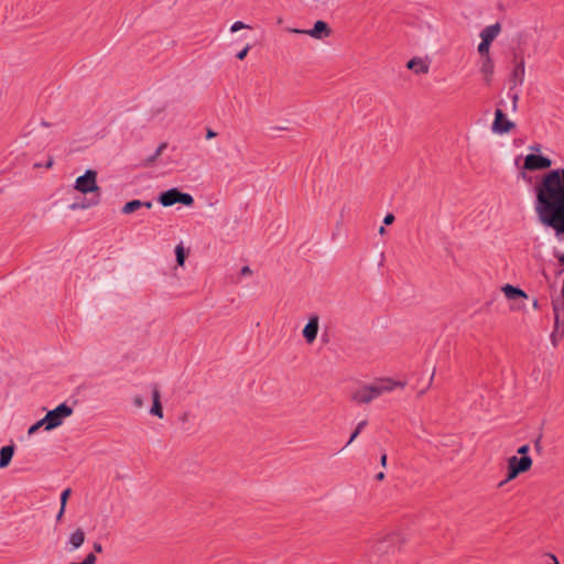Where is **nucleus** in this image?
I'll return each mask as SVG.
<instances>
[{"instance_id":"f257e3e1","label":"nucleus","mask_w":564,"mask_h":564,"mask_svg":"<svg viewBox=\"0 0 564 564\" xmlns=\"http://www.w3.org/2000/svg\"><path fill=\"white\" fill-rule=\"evenodd\" d=\"M533 193L539 223L551 229L558 242H564V169L541 175L533 186Z\"/></svg>"},{"instance_id":"f03ea898","label":"nucleus","mask_w":564,"mask_h":564,"mask_svg":"<svg viewBox=\"0 0 564 564\" xmlns=\"http://www.w3.org/2000/svg\"><path fill=\"white\" fill-rule=\"evenodd\" d=\"M402 539L399 533L391 532L387 535L377 538L370 545V553L378 557L394 553L400 546Z\"/></svg>"},{"instance_id":"7ed1b4c3","label":"nucleus","mask_w":564,"mask_h":564,"mask_svg":"<svg viewBox=\"0 0 564 564\" xmlns=\"http://www.w3.org/2000/svg\"><path fill=\"white\" fill-rule=\"evenodd\" d=\"M73 414V409L66 403H62L55 409L48 411L43 417L45 431H52L63 424V422Z\"/></svg>"},{"instance_id":"20e7f679","label":"nucleus","mask_w":564,"mask_h":564,"mask_svg":"<svg viewBox=\"0 0 564 564\" xmlns=\"http://www.w3.org/2000/svg\"><path fill=\"white\" fill-rule=\"evenodd\" d=\"M532 458L530 456H511L507 462V477L505 481L500 484L503 485L510 480L517 478L520 474L528 471L532 467Z\"/></svg>"},{"instance_id":"39448f33","label":"nucleus","mask_w":564,"mask_h":564,"mask_svg":"<svg viewBox=\"0 0 564 564\" xmlns=\"http://www.w3.org/2000/svg\"><path fill=\"white\" fill-rule=\"evenodd\" d=\"M159 203L164 207L173 206L174 204H183L185 206H192L194 198L188 193H182L178 188H170L160 194L158 198Z\"/></svg>"},{"instance_id":"423d86ee","label":"nucleus","mask_w":564,"mask_h":564,"mask_svg":"<svg viewBox=\"0 0 564 564\" xmlns=\"http://www.w3.org/2000/svg\"><path fill=\"white\" fill-rule=\"evenodd\" d=\"M74 188L82 194L98 193L97 172L87 170L84 175L76 178Z\"/></svg>"},{"instance_id":"0eeeda50","label":"nucleus","mask_w":564,"mask_h":564,"mask_svg":"<svg viewBox=\"0 0 564 564\" xmlns=\"http://www.w3.org/2000/svg\"><path fill=\"white\" fill-rule=\"evenodd\" d=\"M371 383L375 388L377 398H380L386 393H390L398 388L403 389L406 386L405 381L395 380L390 377L376 378L373 381H371Z\"/></svg>"},{"instance_id":"6e6552de","label":"nucleus","mask_w":564,"mask_h":564,"mask_svg":"<svg viewBox=\"0 0 564 564\" xmlns=\"http://www.w3.org/2000/svg\"><path fill=\"white\" fill-rule=\"evenodd\" d=\"M351 401L357 404H368L378 399L371 382L365 383L356 388L351 392Z\"/></svg>"},{"instance_id":"1a4fd4ad","label":"nucleus","mask_w":564,"mask_h":564,"mask_svg":"<svg viewBox=\"0 0 564 564\" xmlns=\"http://www.w3.org/2000/svg\"><path fill=\"white\" fill-rule=\"evenodd\" d=\"M552 165V161L543 155L529 154L524 159L523 169L528 171H539L549 169Z\"/></svg>"},{"instance_id":"9d476101","label":"nucleus","mask_w":564,"mask_h":564,"mask_svg":"<svg viewBox=\"0 0 564 564\" xmlns=\"http://www.w3.org/2000/svg\"><path fill=\"white\" fill-rule=\"evenodd\" d=\"M513 127L514 123L505 116L503 111L501 109H497L491 127L492 132L497 134L508 133Z\"/></svg>"},{"instance_id":"9b49d317","label":"nucleus","mask_w":564,"mask_h":564,"mask_svg":"<svg viewBox=\"0 0 564 564\" xmlns=\"http://www.w3.org/2000/svg\"><path fill=\"white\" fill-rule=\"evenodd\" d=\"M319 329V318L317 315H312L307 324L303 328V337L307 344H313L317 337Z\"/></svg>"},{"instance_id":"f8f14e48","label":"nucleus","mask_w":564,"mask_h":564,"mask_svg":"<svg viewBox=\"0 0 564 564\" xmlns=\"http://www.w3.org/2000/svg\"><path fill=\"white\" fill-rule=\"evenodd\" d=\"M525 62L523 58L517 59L513 69L510 74L511 89L521 86L524 82Z\"/></svg>"},{"instance_id":"ddd939ff","label":"nucleus","mask_w":564,"mask_h":564,"mask_svg":"<svg viewBox=\"0 0 564 564\" xmlns=\"http://www.w3.org/2000/svg\"><path fill=\"white\" fill-rule=\"evenodd\" d=\"M406 68L416 75H425L430 70V61L427 57H413L406 63Z\"/></svg>"},{"instance_id":"4468645a","label":"nucleus","mask_w":564,"mask_h":564,"mask_svg":"<svg viewBox=\"0 0 564 564\" xmlns=\"http://www.w3.org/2000/svg\"><path fill=\"white\" fill-rule=\"evenodd\" d=\"M332 33L330 28L328 24L322 20H318L314 23L313 29H310L305 31V34L316 39V40H323L325 37H328Z\"/></svg>"},{"instance_id":"2eb2a0df","label":"nucleus","mask_w":564,"mask_h":564,"mask_svg":"<svg viewBox=\"0 0 564 564\" xmlns=\"http://www.w3.org/2000/svg\"><path fill=\"white\" fill-rule=\"evenodd\" d=\"M479 70L486 84H490L495 72V63L490 57H480Z\"/></svg>"},{"instance_id":"dca6fc26","label":"nucleus","mask_w":564,"mask_h":564,"mask_svg":"<svg viewBox=\"0 0 564 564\" xmlns=\"http://www.w3.org/2000/svg\"><path fill=\"white\" fill-rule=\"evenodd\" d=\"M85 532L82 528H77L70 535L67 541V550L73 552L79 549L85 542Z\"/></svg>"},{"instance_id":"f3484780","label":"nucleus","mask_w":564,"mask_h":564,"mask_svg":"<svg viewBox=\"0 0 564 564\" xmlns=\"http://www.w3.org/2000/svg\"><path fill=\"white\" fill-rule=\"evenodd\" d=\"M150 414L158 416L159 419H163L161 393L156 387L152 389V406L150 409Z\"/></svg>"},{"instance_id":"a211bd4d","label":"nucleus","mask_w":564,"mask_h":564,"mask_svg":"<svg viewBox=\"0 0 564 564\" xmlns=\"http://www.w3.org/2000/svg\"><path fill=\"white\" fill-rule=\"evenodd\" d=\"M500 31L501 26L499 23L488 25L480 32V39L491 44L499 35Z\"/></svg>"},{"instance_id":"6ab92c4d","label":"nucleus","mask_w":564,"mask_h":564,"mask_svg":"<svg viewBox=\"0 0 564 564\" xmlns=\"http://www.w3.org/2000/svg\"><path fill=\"white\" fill-rule=\"evenodd\" d=\"M501 291L508 300L528 299V294L523 290L511 284L503 285Z\"/></svg>"},{"instance_id":"aec40b11","label":"nucleus","mask_w":564,"mask_h":564,"mask_svg":"<svg viewBox=\"0 0 564 564\" xmlns=\"http://www.w3.org/2000/svg\"><path fill=\"white\" fill-rule=\"evenodd\" d=\"M142 207L150 209V208H152V203L151 202H142L140 199H133V200L126 203L123 205L121 212L124 215H129V214L137 212L138 209H140Z\"/></svg>"},{"instance_id":"412c9836","label":"nucleus","mask_w":564,"mask_h":564,"mask_svg":"<svg viewBox=\"0 0 564 564\" xmlns=\"http://www.w3.org/2000/svg\"><path fill=\"white\" fill-rule=\"evenodd\" d=\"M13 454H14L13 445L3 446L0 449V468H6L10 464V462L13 457Z\"/></svg>"},{"instance_id":"4be33fe9","label":"nucleus","mask_w":564,"mask_h":564,"mask_svg":"<svg viewBox=\"0 0 564 564\" xmlns=\"http://www.w3.org/2000/svg\"><path fill=\"white\" fill-rule=\"evenodd\" d=\"M553 312H554V324H563L564 325V300H555L552 303Z\"/></svg>"},{"instance_id":"5701e85b","label":"nucleus","mask_w":564,"mask_h":564,"mask_svg":"<svg viewBox=\"0 0 564 564\" xmlns=\"http://www.w3.org/2000/svg\"><path fill=\"white\" fill-rule=\"evenodd\" d=\"M564 337V325L554 324L553 332L550 336L551 343L554 347L557 346L558 341Z\"/></svg>"},{"instance_id":"b1692460","label":"nucleus","mask_w":564,"mask_h":564,"mask_svg":"<svg viewBox=\"0 0 564 564\" xmlns=\"http://www.w3.org/2000/svg\"><path fill=\"white\" fill-rule=\"evenodd\" d=\"M166 148H167V143L166 142H162L156 148L154 153L152 155H150L149 158H147L145 164L147 165H153L158 161V159L163 154V152L166 150Z\"/></svg>"},{"instance_id":"393cba45","label":"nucleus","mask_w":564,"mask_h":564,"mask_svg":"<svg viewBox=\"0 0 564 564\" xmlns=\"http://www.w3.org/2000/svg\"><path fill=\"white\" fill-rule=\"evenodd\" d=\"M490 43L485 42L481 40V42L478 44L477 51L480 54V57H490Z\"/></svg>"},{"instance_id":"a878e982","label":"nucleus","mask_w":564,"mask_h":564,"mask_svg":"<svg viewBox=\"0 0 564 564\" xmlns=\"http://www.w3.org/2000/svg\"><path fill=\"white\" fill-rule=\"evenodd\" d=\"M175 256L177 264L183 267L185 263V250L182 243L175 247Z\"/></svg>"},{"instance_id":"bb28decb","label":"nucleus","mask_w":564,"mask_h":564,"mask_svg":"<svg viewBox=\"0 0 564 564\" xmlns=\"http://www.w3.org/2000/svg\"><path fill=\"white\" fill-rule=\"evenodd\" d=\"M367 425V421H361L358 423L356 430L352 432V434L350 435L346 446L350 445L355 440L356 437L359 435V433L362 431V429Z\"/></svg>"},{"instance_id":"cd10ccee","label":"nucleus","mask_w":564,"mask_h":564,"mask_svg":"<svg viewBox=\"0 0 564 564\" xmlns=\"http://www.w3.org/2000/svg\"><path fill=\"white\" fill-rule=\"evenodd\" d=\"M97 204H98V199H96V200H87V202L82 203V204H73V205L70 206V208H72L73 210L78 209V208H79V209H86V208H89V207L95 206V205H97Z\"/></svg>"},{"instance_id":"c85d7f7f","label":"nucleus","mask_w":564,"mask_h":564,"mask_svg":"<svg viewBox=\"0 0 564 564\" xmlns=\"http://www.w3.org/2000/svg\"><path fill=\"white\" fill-rule=\"evenodd\" d=\"M134 409L140 410L144 406V400L140 394H135L131 399Z\"/></svg>"},{"instance_id":"c756f323","label":"nucleus","mask_w":564,"mask_h":564,"mask_svg":"<svg viewBox=\"0 0 564 564\" xmlns=\"http://www.w3.org/2000/svg\"><path fill=\"white\" fill-rule=\"evenodd\" d=\"M41 427H44L45 429V423H43V419L39 420L37 422H35L33 425H31L28 430V434L29 435H33L34 433H36Z\"/></svg>"},{"instance_id":"7c9ffc66","label":"nucleus","mask_w":564,"mask_h":564,"mask_svg":"<svg viewBox=\"0 0 564 564\" xmlns=\"http://www.w3.org/2000/svg\"><path fill=\"white\" fill-rule=\"evenodd\" d=\"M247 28H250V26H249V25H247V24H245V23H243V22H241V21H237V22H235V23L230 26V31H231L232 33H235V32H238V31H240V30H242V29H247Z\"/></svg>"},{"instance_id":"2f4dec72","label":"nucleus","mask_w":564,"mask_h":564,"mask_svg":"<svg viewBox=\"0 0 564 564\" xmlns=\"http://www.w3.org/2000/svg\"><path fill=\"white\" fill-rule=\"evenodd\" d=\"M70 495V489L67 488L65 489L62 495H61V506H63V508H66V503H67V499Z\"/></svg>"},{"instance_id":"473e14b6","label":"nucleus","mask_w":564,"mask_h":564,"mask_svg":"<svg viewBox=\"0 0 564 564\" xmlns=\"http://www.w3.org/2000/svg\"><path fill=\"white\" fill-rule=\"evenodd\" d=\"M95 563H96V556H95V554L90 553L85 557V560L83 562H80V563L73 562L69 564H95Z\"/></svg>"},{"instance_id":"72a5a7b5","label":"nucleus","mask_w":564,"mask_h":564,"mask_svg":"<svg viewBox=\"0 0 564 564\" xmlns=\"http://www.w3.org/2000/svg\"><path fill=\"white\" fill-rule=\"evenodd\" d=\"M529 451H530V447H529V445H527V444H525V445L520 446V447L518 448L517 453H518L519 455H521V456H529V455H528Z\"/></svg>"},{"instance_id":"f704fd0d","label":"nucleus","mask_w":564,"mask_h":564,"mask_svg":"<svg viewBox=\"0 0 564 564\" xmlns=\"http://www.w3.org/2000/svg\"><path fill=\"white\" fill-rule=\"evenodd\" d=\"M249 50H250V46L247 45L245 48H242L240 52H238L237 58L242 61L247 56Z\"/></svg>"},{"instance_id":"c9c22d12","label":"nucleus","mask_w":564,"mask_h":564,"mask_svg":"<svg viewBox=\"0 0 564 564\" xmlns=\"http://www.w3.org/2000/svg\"><path fill=\"white\" fill-rule=\"evenodd\" d=\"M394 221V216L392 214H388L383 218L384 225H391Z\"/></svg>"},{"instance_id":"e433bc0d","label":"nucleus","mask_w":564,"mask_h":564,"mask_svg":"<svg viewBox=\"0 0 564 564\" xmlns=\"http://www.w3.org/2000/svg\"><path fill=\"white\" fill-rule=\"evenodd\" d=\"M240 273L241 275H251L252 270L248 265H245L241 268Z\"/></svg>"},{"instance_id":"4c0bfd02","label":"nucleus","mask_w":564,"mask_h":564,"mask_svg":"<svg viewBox=\"0 0 564 564\" xmlns=\"http://www.w3.org/2000/svg\"><path fill=\"white\" fill-rule=\"evenodd\" d=\"M547 557L550 558V563L549 564H560L557 557L554 554L549 553Z\"/></svg>"},{"instance_id":"58836bf2","label":"nucleus","mask_w":564,"mask_h":564,"mask_svg":"<svg viewBox=\"0 0 564 564\" xmlns=\"http://www.w3.org/2000/svg\"><path fill=\"white\" fill-rule=\"evenodd\" d=\"M511 99H512V108L514 110L517 108V104H518V100H519L518 94L512 95Z\"/></svg>"},{"instance_id":"ea45409f","label":"nucleus","mask_w":564,"mask_h":564,"mask_svg":"<svg viewBox=\"0 0 564 564\" xmlns=\"http://www.w3.org/2000/svg\"><path fill=\"white\" fill-rule=\"evenodd\" d=\"M555 257L561 264H564V252H556Z\"/></svg>"},{"instance_id":"a19ab883","label":"nucleus","mask_w":564,"mask_h":564,"mask_svg":"<svg viewBox=\"0 0 564 564\" xmlns=\"http://www.w3.org/2000/svg\"><path fill=\"white\" fill-rule=\"evenodd\" d=\"M216 135H217V133L215 131H213L212 129H207V132H206L207 139L215 138Z\"/></svg>"},{"instance_id":"79ce46f5","label":"nucleus","mask_w":564,"mask_h":564,"mask_svg":"<svg viewBox=\"0 0 564 564\" xmlns=\"http://www.w3.org/2000/svg\"><path fill=\"white\" fill-rule=\"evenodd\" d=\"M305 31L306 30H301V29H289V32L294 33V34H305Z\"/></svg>"},{"instance_id":"37998d69","label":"nucleus","mask_w":564,"mask_h":564,"mask_svg":"<svg viewBox=\"0 0 564 564\" xmlns=\"http://www.w3.org/2000/svg\"><path fill=\"white\" fill-rule=\"evenodd\" d=\"M380 464L382 467H386L387 465V454H382L380 457Z\"/></svg>"},{"instance_id":"c03bdc74","label":"nucleus","mask_w":564,"mask_h":564,"mask_svg":"<svg viewBox=\"0 0 564 564\" xmlns=\"http://www.w3.org/2000/svg\"><path fill=\"white\" fill-rule=\"evenodd\" d=\"M64 512H65V508H63V506H61V509H59V511H58V513L56 516V520L57 521H59L62 519Z\"/></svg>"},{"instance_id":"a18cd8bd","label":"nucleus","mask_w":564,"mask_h":564,"mask_svg":"<svg viewBox=\"0 0 564 564\" xmlns=\"http://www.w3.org/2000/svg\"><path fill=\"white\" fill-rule=\"evenodd\" d=\"M94 550L98 553L102 552V546L100 543H95L94 544Z\"/></svg>"},{"instance_id":"49530a36","label":"nucleus","mask_w":564,"mask_h":564,"mask_svg":"<svg viewBox=\"0 0 564 564\" xmlns=\"http://www.w3.org/2000/svg\"><path fill=\"white\" fill-rule=\"evenodd\" d=\"M53 164H54L53 159H52V158H50V159H48V161H46V163H45V165H44V166H45L46 169H50V167H52V166H53Z\"/></svg>"},{"instance_id":"de8ad7c7","label":"nucleus","mask_w":564,"mask_h":564,"mask_svg":"<svg viewBox=\"0 0 564 564\" xmlns=\"http://www.w3.org/2000/svg\"><path fill=\"white\" fill-rule=\"evenodd\" d=\"M384 478V473L380 471L376 475V479L382 480Z\"/></svg>"},{"instance_id":"09e8293b","label":"nucleus","mask_w":564,"mask_h":564,"mask_svg":"<svg viewBox=\"0 0 564 564\" xmlns=\"http://www.w3.org/2000/svg\"><path fill=\"white\" fill-rule=\"evenodd\" d=\"M533 308L538 310L540 306H539V302L538 300H534L533 301V304H532Z\"/></svg>"},{"instance_id":"8fccbe9b","label":"nucleus","mask_w":564,"mask_h":564,"mask_svg":"<svg viewBox=\"0 0 564 564\" xmlns=\"http://www.w3.org/2000/svg\"><path fill=\"white\" fill-rule=\"evenodd\" d=\"M379 234H380V235L386 234V229H384V227H383V226H381V227L379 228Z\"/></svg>"},{"instance_id":"3c124183","label":"nucleus","mask_w":564,"mask_h":564,"mask_svg":"<svg viewBox=\"0 0 564 564\" xmlns=\"http://www.w3.org/2000/svg\"><path fill=\"white\" fill-rule=\"evenodd\" d=\"M520 308H521V306H519V305L518 306H511V310H520Z\"/></svg>"},{"instance_id":"603ef678","label":"nucleus","mask_w":564,"mask_h":564,"mask_svg":"<svg viewBox=\"0 0 564 564\" xmlns=\"http://www.w3.org/2000/svg\"><path fill=\"white\" fill-rule=\"evenodd\" d=\"M187 419V414H183L182 421H185Z\"/></svg>"},{"instance_id":"864d4df0","label":"nucleus","mask_w":564,"mask_h":564,"mask_svg":"<svg viewBox=\"0 0 564 564\" xmlns=\"http://www.w3.org/2000/svg\"><path fill=\"white\" fill-rule=\"evenodd\" d=\"M433 378H434V372L431 375V379H430L431 382H432Z\"/></svg>"}]
</instances>
